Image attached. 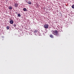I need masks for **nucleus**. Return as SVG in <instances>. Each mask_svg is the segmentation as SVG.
I'll return each mask as SVG.
<instances>
[{
  "label": "nucleus",
  "mask_w": 74,
  "mask_h": 74,
  "mask_svg": "<svg viewBox=\"0 0 74 74\" xmlns=\"http://www.w3.org/2000/svg\"><path fill=\"white\" fill-rule=\"evenodd\" d=\"M53 34L54 35H55V36H59V32L57 30H53Z\"/></svg>",
  "instance_id": "obj_1"
},
{
  "label": "nucleus",
  "mask_w": 74,
  "mask_h": 74,
  "mask_svg": "<svg viewBox=\"0 0 74 74\" xmlns=\"http://www.w3.org/2000/svg\"><path fill=\"white\" fill-rule=\"evenodd\" d=\"M49 26V25L47 24H45L44 25V28H45V29H48V27Z\"/></svg>",
  "instance_id": "obj_2"
},
{
  "label": "nucleus",
  "mask_w": 74,
  "mask_h": 74,
  "mask_svg": "<svg viewBox=\"0 0 74 74\" xmlns=\"http://www.w3.org/2000/svg\"><path fill=\"white\" fill-rule=\"evenodd\" d=\"M34 33L36 35H37L38 34V31L36 29L34 31Z\"/></svg>",
  "instance_id": "obj_3"
},
{
  "label": "nucleus",
  "mask_w": 74,
  "mask_h": 74,
  "mask_svg": "<svg viewBox=\"0 0 74 74\" xmlns=\"http://www.w3.org/2000/svg\"><path fill=\"white\" fill-rule=\"evenodd\" d=\"M14 6L15 7H17V6L18 5V3H16L14 4Z\"/></svg>",
  "instance_id": "obj_4"
},
{
  "label": "nucleus",
  "mask_w": 74,
  "mask_h": 74,
  "mask_svg": "<svg viewBox=\"0 0 74 74\" xmlns=\"http://www.w3.org/2000/svg\"><path fill=\"white\" fill-rule=\"evenodd\" d=\"M10 24H12L14 23V21L12 20H10Z\"/></svg>",
  "instance_id": "obj_5"
},
{
  "label": "nucleus",
  "mask_w": 74,
  "mask_h": 74,
  "mask_svg": "<svg viewBox=\"0 0 74 74\" xmlns=\"http://www.w3.org/2000/svg\"><path fill=\"white\" fill-rule=\"evenodd\" d=\"M50 37H51V38H53V35H52V34H51L50 35Z\"/></svg>",
  "instance_id": "obj_6"
},
{
  "label": "nucleus",
  "mask_w": 74,
  "mask_h": 74,
  "mask_svg": "<svg viewBox=\"0 0 74 74\" xmlns=\"http://www.w3.org/2000/svg\"><path fill=\"white\" fill-rule=\"evenodd\" d=\"M23 10L24 11H27V9L26 8H24Z\"/></svg>",
  "instance_id": "obj_7"
},
{
  "label": "nucleus",
  "mask_w": 74,
  "mask_h": 74,
  "mask_svg": "<svg viewBox=\"0 0 74 74\" xmlns=\"http://www.w3.org/2000/svg\"><path fill=\"white\" fill-rule=\"evenodd\" d=\"M8 8L9 10H12V8L11 6L9 7Z\"/></svg>",
  "instance_id": "obj_8"
},
{
  "label": "nucleus",
  "mask_w": 74,
  "mask_h": 74,
  "mask_svg": "<svg viewBox=\"0 0 74 74\" xmlns=\"http://www.w3.org/2000/svg\"><path fill=\"white\" fill-rule=\"evenodd\" d=\"M6 29L7 30H9L10 29V27L8 26L6 27Z\"/></svg>",
  "instance_id": "obj_9"
},
{
  "label": "nucleus",
  "mask_w": 74,
  "mask_h": 74,
  "mask_svg": "<svg viewBox=\"0 0 74 74\" xmlns=\"http://www.w3.org/2000/svg\"><path fill=\"white\" fill-rule=\"evenodd\" d=\"M27 3L28 4H32V3L30 2V1H29L27 2Z\"/></svg>",
  "instance_id": "obj_10"
},
{
  "label": "nucleus",
  "mask_w": 74,
  "mask_h": 74,
  "mask_svg": "<svg viewBox=\"0 0 74 74\" xmlns=\"http://www.w3.org/2000/svg\"><path fill=\"white\" fill-rule=\"evenodd\" d=\"M18 17H20V16H21V14H18Z\"/></svg>",
  "instance_id": "obj_11"
},
{
  "label": "nucleus",
  "mask_w": 74,
  "mask_h": 74,
  "mask_svg": "<svg viewBox=\"0 0 74 74\" xmlns=\"http://www.w3.org/2000/svg\"><path fill=\"white\" fill-rule=\"evenodd\" d=\"M14 27H16V24H14L13 25Z\"/></svg>",
  "instance_id": "obj_12"
},
{
  "label": "nucleus",
  "mask_w": 74,
  "mask_h": 74,
  "mask_svg": "<svg viewBox=\"0 0 74 74\" xmlns=\"http://www.w3.org/2000/svg\"><path fill=\"white\" fill-rule=\"evenodd\" d=\"M72 8H74V5H73L72 6Z\"/></svg>",
  "instance_id": "obj_13"
}]
</instances>
